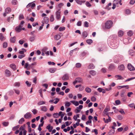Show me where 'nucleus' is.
Instances as JSON below:
<instances>
[{"label": "nucleus", "instance_id": "nucleus-1", "mask_svg": "<svg viewBox=\"0 0 135 135\" xmlns=\"http://www.w3.org/2000/svg\"><path fill=\"white\" fill-rule=\"evenodd\" d=\"M113 23V22L112 21H107L105 24V28L107 29H110L112 26Z\"/></svg>", "mask_w": 135, "mask_h": 135}, {"label": "nucleus", "instance_id": "nucleus-2", "mask_svg": "<svg viewBox=\"0 0 135 135\" xmlns=\"http://www.w3.org/2000/svg\"><path fill=\"white\" fill-rule=\"evenodd\" d=\"M60 9H59L56 12V18L57 20H59L60 19Z\"/></svg>", "mask_w": 135, "mask_h": 135}, {"label": "nucleus", "instance_id": "nucleus-3", "mask_svg": "<svg viewBox=\"0 0 135 135\" xmlns=\"http://www.w3.org/2000/svg\"><path fill=\"white\" fill-rule=\"evenodd\" d=\"M127 68L129 70L131 71L135 70V68L130 63H129L127 65Z\"/></svg>", "mask_w": 135, "mask_h": 135}, {"label": "nucleus", "instance_id": "nucleus-4", "mask_svg": "<svg viewBox=\"0 0 135 135\" xmlns=\"http://www.w3.org/2000/svg\"><path fill=\"white\" fill-rule=\"evenodd\" d=\"M83 81V79L80 78H76L75 81L73 82V84L75 85L77 83H81Z\"/></svg>", "mask_w": 135, "mask_h": 135}, {"label": "nucleus", "instance_id": "nucleus-5", "mask_svg": "<svg viewBox=\"0 0 135 135\" xmlns=\"http://www.w3.org/2000/svg\"><path fill=\"white\" fill-rule=\"evenodd\" d=\"M69 75L66 74H65L62 77V79L64 81L67 80L69 79Z\"/></svg>", "mask_w": 135, "mask_h": 135}, {"label": "nucleus", "instance_id": "nucleus-6", "mask_svg": "<svg viewBox=\"0 0 135 135\" xmlns=\"http://www.w3.org/2000/svg\"><path fill=\"white\" fill-rule=\"evenodd\" d=\"M30 7L32 9H34V3L33 2L29 3L27 5L26 8H28Z\"/></svg>", "mask_w": 135, "mask_h": 135}, {"label": "nucleus", "instance_id": "nucleus-7", "mask_svg": "<svg viewBox=\"0 0 135 135\" xmlns=\"http://www.w3.org/2000/svg\"><path fill=\"white\" fill-rule=\"evenodd\" d=\"M115 68V66L113 64H111L109 66L108 69L109 70L111 71L114 69Z\"/></svg>", "mask_w": 135, "mask_h": 135}, {"label": "nucleus", "instance_id": "nucleus-8", "mask_svg": "<svg viewBox=\"0 0 135 135\" xmlns=\"http://www.w3.org/2000/svg\"><path fill=\"white\" fill-rule=\"evenodd\" d=\"M5 74L6 76L7 77L11 75V72L8 70L6 69L5 71Z\"/></svg>", "mask_w": 135, "mask_h": 135}, {"label": "nucleus", "instance_id": "nucleus-9", "mask_svg": "<svg viewBox=\"0 0 135 135\" xmlns=\"http://www.w3.org/2000/svg\"><path fill=\"white\" fill-rule=\"evenodd\" d=\"M46 128L48 130L49 132H50L52 131L53 127L52 126H51L50 124H49L46 127Z\"/></svg>", "mask_w": 135, "mask_h": 135}, {"label": "nucleus", "instance_id": "nucleus-10", "mask_svg": "<svg viewBox=\"0 0 135 135\" xmlns=\"http://www.w3.org/2000/svg\"><path fill=\"white\" fill-rule=\"evenodd\" d=\"M88 36V33L86 31L83 32L82 33V38H85L86 37Z\"/></svg>", "mask_w": 135, "mask_h": 135}, {"label": "nucleus", "instance_id": "nucleus-11", "mask_svg": "<svg viewBox=\"0 0 135 135\" xmlns=\"http://www.w3.org/2000/svg\"><path fill=\"white\" fill-rule=\"evenodd\" d=\"M125 67L124 66L123 64H121L118 67V69L120 71L123 70H124Z\"/></svg>", "mask_w": 135, "mask_h": 135}, {"label": "nucleus", "instance_id": "nucleus-12", "mask_svg": "<svg viewBox=\"0 0 135 135\" xmlns=\"http://www.w3.org/2000/svg\"><path fill=\"white\" fill-rule=\"evenodd\" d=\"M124 34V32L123 31L121 30H119L118 33V36L119 37H121Z\"/></svg>", "mask_w": 135, "mask_h": 135}, {"label": "nucleus", "instance_id": "nucleus-13", "mask_svg": "<svg viewBox=\"0 0 135 135\" xmlns=\"http://www.w3.org/2000/svg\"><path fill=\"white\" fill-rule=\"evenodd\" d=\"M109 110V108L108 107H106L104 110V112L105 114H106L108 116V114L107 113V112Z\"/></svg>", "mask_w": 135, "mask_h": 135}, {"label": "nucleus", "instance_id": "nucleus-14", "mask_svg": "<svg viewBox=\"0 0 135 135\" xmlns=\"http://www.w3.org/2000/svg\"><path fill=\"white\" fill-rule=\"evenodd\" d=\"M115 77L117 78V80H123L124 79L120 75H115Z\"/></svg>", "mask_w": 135, "mask_h": 135}, {"label": "nucleus", "instance_id": "nucleus-15", "mask_svg": "<svg viewBox=\"0 0 135 135\" xmlns=\"http://www.w3.org/2000/svg\"><path fill=\"white\" fill-rule=\"evenodd\" d=\"M22 27L19 26L17 27L16 28V30L17 32H20L21 30V28Z\"/></svg>", "mask_w": 135, "mask_h": 135}, {"label": "nucleus", "instance_id": "nucleus-16", "mask_svg": "<svg viewBox=\"0 0 135 135\" xmlns=\"http://www.w3.org/2000/svg\"><path fill=\"white\" fill-rule=\"evenodd\" d=\"M56 70V68H52L49 69V71L50 72L53 73H54Z\"/></svg>", "mask_w": 135, "mask_h": 135}, {"label": "nucleus", "instance_id": "nucleus-17", "mask_svg": "<svg viewBox=\"0 0 135 135\" xmlns=\"http://www.w3.org/2000/svg\"><path fill=\"white\" fill-rule=\"evenodd\" d=\"M11 11V9L10 7H8L6 8L5 11V12L7 13H8L10 12Z\"/></svg>", "mask_w": 135, "mask_h": 135}, {"label": "nucleus", "instance_id": "nucleus-18", "mask_svg": "<svg viewBox=\"0 0 135 135\" xmlns=\"http://www.w3.org/2000/svg\"><path fill=\"white\" fill-rule=\"evenodd\" d=\"M31 117V114L29 113H27L24 115L25 118L26 119L28 118H30Z\"/></svg>", "mask_w": 135, "mask_h": 135}, {"label": "nucleus", "instance_id": "nucleus-19", "mask_svg": "<svg viewBox=\"0 0 135 135\" xmlns=\"http://www.w3.org/2000/svg\"><path fill=\"white\" fill-rule=\"evenodd\" d=\"M10 68H12L13 70H15L16 69V67L15 65L14 64H11L10 65Z\"/></svg>", "mask_w": 135, "mask_h": 135}, {"label": "nucleus", "instance_id": "nucleus-20", "mask_svg": "<svg viewBox=\"0 0 135 135\" xmlns=\"http://www.w3.org/2000/svg\"><path fill=\"white\" fill-rule=\"evenodd\" d=\"M5 39V37L4 36L3 34L2 33H0V40L3 41Z\"/></svg>", "mask_w": 135, "mask_h": 135}, {"label": "nucleus", "instance_id": "nucleus-21", "mask_svg": "<svg viewBox=\"0 0 135 135\" xmlns=\"http://www.w3.org/2000/svg\"><path fill=\"white\" fill-rule=\"evenodd\" d=\"M16 37L15 36H14L13 37H11L10 38V41L13 43H15L16 41Z\"/></svg>", "mask_w": 135, "mask_h": 135}, {"label": "nucleus", "instance_id": "nucleus-22", "mask_svg": "<svg viewBox=\"0 0 135 135\" xmlns=\"http://www.w3.org/2000/svg\"><path fill=\"white\" fill-rule=\"evenodd\" d=\"M12 16H14V15H12ZM13 17H8L7 18V21L8 22H10L12 21V20H13Z\"/></svg>", "mask_w": 135, "mask_h": 135}, {"label": "nucleus", "instance_id": "nucleus-23", "mask_svg": "<svg viewBox=\"0 0 135 135\" xmlns=\"http://www.w3.org/2000/svg\"><path fill=\"white\" fill-rule=\"evenodd\" d=\"M31 65H29L28 62L26 63L25 64V68H26L27 69H28L30 67H31Z\"/></svg>", "mask_w": 135, "mask_h": 135}, {"label": "nucleus", "instance_id": "nucleus-24", "mask_svg": "<svg viewBox=\"0 0 135 135\" xmlns=\"http://www.w3.org/2000/svg\"><path fill=\"white\" fill-rule=\"evenodd\" d=\"M61 38V36L60 35L57 34L55 35L54 36L55 39L56 40H59Z\"/></svg>", "mask_w": 135, "mask_h": 135}, {"label": "nucleus", "instance_id": "nucleus-25", "mask_svg": "<svg viewBox=\"0 0 135 135\" xmlns=\"http://www.w3.org/2000/svg\"><path fill=\"white\" fill-rule=\"evenodd\" d=\"M126 91V90L124 89L123 90L121 91L120 93V96L121 97H123L124 96V94Z\"/></svg>", "mask_w": 135, "mask_h": 135}, {"label": "nucleus", "instance_id": "nucleus-26", "mask_svg": "<svg viewBox=\"0 0 135 135\" xmlns=\"http://www.w3.org/2000/svg\"><path fill=\"white\" fill-rule=\"evenodd\" d=\"M41 110L42 111L46 112L47 111V109L46 107L45 106H42L41 108Z\"/></svg>", "mask_w": 135, "mask_h": 135}, {"label": "nucleus", "instance_id": "nucleus-27", "mask_svg": "<svg viewBox=\"0 0 135 135\" xmlns=\"http://www.w3.org/2000/svg\"><path fill=\"white\" fill-rule=\"evenodd\" d=\"M76 2L78 4H79L80 5H81L82 3L83 2L84 3L85 2V1H80L79 0H76Z\"/></svg>", "mask_w": 135, "mask_h": 135}, {"label": "nucleus", "instance_id": "nucleus-28", "mask_svg": "<svg viewBox=\"0 0 135 135\" xmlns=\"http://www.w3.org/2000/svg\"><path fill=\"white\" fill-rule=\"evenodd\" d=\"M125 12L126 14L129 15L131 13V11L130 9H127L125 10Z\"/></svg>", "mask_w": 135, "mask_h": 135}, {"label": "nucleus", "instance_id": "nucleus-29", "mask_svg": "<svg viewBox=\"0 0 135 135\" xmlns=\"http://www.w3.org/2000/svg\"><path fill=\"white\" fill-rule=\"evenodd\" d=\"M44 20L45 23L47 24L49 22V18L47 17H45L44 18Z\"/></svg>", "mask_w": 135, "mask_h": 135}, {"label": "nucleus", "instance_id": "nucleus-30", "mask_svg": "<svg viewBox=\"0 0 135 135\" xmlns=\"http://www.w3.org/2000/svg\"><path fill=\"white\" fill-rule=\"evenodd\" d=\"M133 32L132 31H129L127 32L128 35L129 36H131L133 35Z\"/></svg>", "mask_w": 135, "mask_h": 135}, {"label": "nucleus", "instance_id": "nucleus-31", "mask_svg": "<svg viewBox=\"0 0 135 135\" xmlns=\"http://www.w3.org/2000/svg\"><path fill=\"white\" fill-rule=\"evenodd\" d=\"M85 91L87 93H90L91 91V89L89 87H86L85 89Z\"/></svg>", "mask_w": 135, "mask_h": 135}, {"label": "nucleus", "instance_id": "nucleus-32", "mask_svg": "<svg viewBox=\"0 0 135 135\" xmlns=\"http://www.w3.org/2000/svg\"><path fill=\"white\" fill-rule=\"evenodd\" d=\"M89 73L91 75L93 76L95 75L96 74L95 71L94 70H91L89 71Z\"/></svg>", "mask_w": 135, "mask_h": 135}, {"label": "nucleus", "instance_id": "nucleus-33", "mask_svg": "<svg viewBox=\"0 0 135 135\" xmlns=\"http://www.w3.org/2000/svg\"><path fill=\"white\" fill-rule=\"evenodd\" d=\"M86 42L89 44H91L93 42V41L91 39H88L86 40Z\"/></svg>", "mask_w": 135, "mask_h": 135}, {"label": "nucleus", "instance_id": "nucleus-34", "mask_svg": "<svg viewBox=\"0 0 135 135\" xmlns=\"http://www.w3.org/2000/svg\"><path fill=\"white\" fill-rule=\"evenodd\" d=\"M94 68V66L93 64H90L88 66V68L90 69H93Z\"/></svg>", "mask_w": 135, "mask_h": 135}, {"label": "nucleus", "instance_id": "nucleus-35", "mask_svg": "<svg viewBox=\"0 0 135 135\" xmlns=\"http://www.w3.org/2000/svg\"><path fill=\"white\" fill-rule=\"evenodd\" d=\"M108 116V118L106 120V121H105V123H108V122H110L111 120V118L109 116V115Z\"/></svg>", "mask_w": 135, "mask_h": 135}, {"label": "nucleus", "instance_id": "nucleus-36", "mask_svg": "<svg viewBox=\"0 0 135 135\" xmlns=\"http://www.w3.org/2000/svg\"><path fill=\"white\" fill-rule=\"evenodd\" d=\"M12 4L13 5H16L17 4V0H12Z\"/></svg>", "mask_w": 135, "mask_h": 135}, {"label": "nucleus", "instance_id": "nucleus-37", "mask_svg": "<svg viewBox=\"0 0 135 135\" xmlns=\"http://www.w3.org/2000/svg\"><path fill=\"white\" fill-rule=\"evenodd\" d=\"M25 121V120L23 118H22L18 121V123L19 124H21L23 122Z\"/></svg>", "mask_w": 135, "mask_h": 135}, {"label": "nucleus", "instance_id": "nucleus-38", "mask_svg": "<svg viewBox=\"0 0 135 135\" xmlns=\"http://www.w3.org/2000/svg\"><path fill=\"white\" fill-rule=\"evenodd\" d=\"M45 102L43 101H40L38 102V105H40L42 104H45Z\"/></svg>", "mask_w": 135, "mask_h": 135}, {"label": "nucleus", "instance_id": "nucleus-39", "mask_svg": "<svg viewBox=\"0 0 135 135\" xmlns=\"http://www.w3.org/2000/svg\"><path fill=\"white\" fill-rule=\"evenodd\" d=\"M54 20V16L53 15H51L50 17V21L51 22H53Z\"/></svg>", "mask_w": 135, "mask_h": 135}, {"label": "nucleus", "instance_id": "nucleus-40", "mask_svg": "<svg viewBox=\"0 0 135 135\" xmlns=\"http://www.w3.org/2000/svg\"><path fill=\"white\" fill-rule=\"evenodd\" d=\"M53 115L54 117L55 118H58L59 116V114L57 113L54 114Z\"/></svg>", "mask_w": 135, "mask_h": 135}, {"label": "nucleus", "instance_id": "nucleus-41", "mask_svg": "<svg viewBox=\"0 0 135 135\" xmlns=\"http://www.w3.org/2000/svg\"><path fill=\"white\" fill-rule=\"evenodd\" d=\"M119 2V0H114L113 1V3L116 5L118 4Z\"/></svg>", "mask_w": 135, "mask_h": 135}, {"label": "nucleus", "instance_id": "nucleus-42", "mask_svg": "<svg viewBox=\"0 0 135 135\" xmlns=\"http://www.w3.org/2000/svg\"><path fill=\"white\" fill-rule=\"evenodd\" d=\"M84 26L85 27H89V23L87 21H85L84 23Z\"/></svg>", "mask_w": 135, "mask_h": 135}, {"label": "nucleus", "instance_id": "nucleus-43", "mask_svg": "<svg viewBox=\"0 0 135 135\" xmlns=\"http://www.w3.org/2000/svg\"><path fill=\"white\" fill-rule=\"evenodd\" d=\"M25 127V124H24L23 126H21L20 128V130L23 131L24 130Z\"/></svg>", "mask_w": 135, "mask_h": 135}, {"label": "nucleus", "instance_id": "nucleus-44", "mask_svg": "<svg viewBox=\"0 0 135 135\" xmlns=\"http://www.w3.org/2000/svg\"><path fill=\"white\" fill-rule=\"evenodd\" d=\"M25 54H23L22 55H20L18 56V58L19 59H21L22 58L25 57Z\"/></svg>", "mask_w": 135, "mask_h": 135}, {"label": "nucleus", "instance_id": "nucleus-45", "mask_svg": "<svg viewBox=\"0 0 135 135\" xmlns=\"http://www.w3.org/2000/svg\"><path fill=\"white\" fill-rule=\"evenodd\" d=\"M7 46V43L6 42H4L3 44V47L4 48H6Z\"/></svg>", "mask_w": 135, "mask_h": 135}, {"label": "nucleus", "instance_id": "nucleus-46", "mask_svg": "<svg viewBox=\"0 0 135 135\" xmlns=\"http://www.w3.org/2000/svg\"><path fill=\"white\" fill-rule=\"evenodd\" d=\"M91 100L93 102H95L96 101V98L94 97H92L91 99Z\"/></svg>", "mask_w": 135, "mask_h": 135}, {"label": "nucleus", "instance_id": "nucleus-47", "mask_svg": "<svg viewBox=\"0 0 135 135\" xmlns=\"http://www.w3.org/2000/svg\"><path fill=\"white\" fill-rule=\"evenodd\" d=\"M19 127L20 125H17L13 128V131H15Z\"/></svg>", "mask_w": 135, "mask_h": 135}, {"label": "nucleus", "instance_id": "nucleus-48", "mask_svg": "<svg viewBox=\"0 0 135 135\" xmlns=\"http://www.w3.org/2000/svg\"><path fill=\"white\" fill-rule=\"evenodd\" d=\"M81 66V65L79 63H77L76 64V67L77 68H80Z\"/></svg>", "mask_w": 135, "mask_h": 135}, {"label": "nucleus", "instance_id": "nucleus-49", "mask_svg": "<svg viewBox=\"0 0 135 135\" xmlns=\"http://www.w3.org/2000/svg\"><path fill=\"white\" fill-rule=\"evenodd\" d=\"M2 124L3 126L6 127L8 126L9 124V123L8 122H4Z\"/></svg>", "mask_w": 135, "mask_h": 135}, {"label": "nucleus", "instance_id": "nucleus-50", "mask_svg": "<svg viewBox=\"0 0 135 135\" xmlns=\"http://www.w3.org/2000/svg\"><path fill=\"white\" fill-rule=\"evenodd\" d=\"M70 103L67 102L65 103V105L67 107H69L71 105Z\"/></svg>", "mask_w": 135, "mask_h": 135}, {"label": "nucleus", "instance_id": "nucleus-51", "mask_svg": "<svg viewBox=\"0 0 135 135\" xmlns=\"http://www.w3.org/2000/svg\"><path fill=\"white\" fill-rule=\"evenodd\" d=\"M85 4L88 7H90L91 6V4H90L89 3V2L88 1H87L86 2Z\"/></svg>", "mask_w": 135, "mask_h": 135}, {"label": "nucleus", "instance_id": "nucleus-52", "mask_svg": "<svg viewBox=\"0 0 135 135\" xmlns=\"http://www.w3.org/2000/svg\"><path fill=\"white\" fill-rule=\"evenodd\" d=\"M24 18V17L23 16V15L22 14H20L19 16V20H21L22 19Z\"/></svg>", "mask_w": 135, "mask_h": 135}, {"label": "nucleus", "instance_id": "nucleus-53", "mask_svg": "<svg viewBox=\"0 0 135 135\" xmlns=\"http://www.w3.org/2000/svg\"><path fill=\"white\" fill-rule=\"evenodd\" d=\"M65 29V27H60L59 28V31H62L64 30Z\"/></svg>", "mask_w": 135, "mask_h": 135}, {"label": "nucleus", "instance_id": "nucleus-54", "mask_svg": "<svg viewBox=\"0 0 135 135\" xmlns=\"http://www.w3.org/2000/svg\"><path fill=\"white\" fill-rule=\"evenodd\" d=\"M118 119L119 120H121L123 119V117L121 115H119L117 116Z\"/></svg>", "mask_w": 135, "mask_h": 135}, {"label": "nucleus", "instance_id": "nucleus-55", "mask_svg": "<svg viewBox=\"0 0 135 135\" xmlns=\"http://www.w3.org/2000/svg\"><path fill=\"white\" fill-rule=\"evenodd\" d=\"M135 78V77H134V78H130L128 79H127L125 81V82H127V81H129L130 80H133V79H134Z\"/></svg>", "mask_w": 135, "mask_h": 135}, {"label": "nucleus", "instance_id": "nucleus-56", "mask_svg": "<svg viewBox=\"0 0 135 135\" xmlns=\"http://www.w3.org/2000/svg\"><path fill=\"white\" fill-rule=\"evenodd\" d=\"M14 85L15 86H19L20 85V83L19 82H17L15 83Z\"/></svg>", "mask_w": 135, "mask_h": 135}, {"label": "nucleus", "instance_id": "nucleus-57", "mask_svg": "<svg viewBox=\"0 0 135 135\" xmlns=\"http://www.w3.org/2000/svg\"><path fill=\"white\" fill-rule=\"evenodd\" d=\"M64 5V4L63 3H61L59 4L58 5V6L59 8H60L61 7Z\"/></svg>", "mask_w": 135, "mask_h": 135}, {"label": "nucleus", "instance_id": "nucleus-58", "mask_svg": "<svg viewBox=\"0 0 135 135\" xmlns=\"http://www.w3.org/2000/svg\"><path fill=\"white\" fill-rule=\"evenodd\" d=\"M135 2L134 0H131L129 2V3L131 4H133Z\"/></svg>", "mask_w": 135, "mask_h": 135}, {"label": "nucleus", "instance_id": "nucleus-59", "mask_svg": "<svg viewBox=\"0 0 135 135\" xmlns=\"http://www.w3.org/2000/svg\"><path fill=\"white\" fill-rule=\"evenodd\" d=\"M119 112L122 114H125V112L122 109H121L119 110Z\"/></svg>", "mask_w": 135, "mask_h": 135}, {"label": "nucleus", "instance_id": "nucleus-60", "mask_svg": "<svg viewBox=\"0 0 135 135\" xmlns=\"http://www.w3.org/2000/svg\"><path fill=\"white\" fill-rule=\"evenodd\" d=\"M80 110H79L78 109H77V108H76V109L75 110V112L76 113H79L80 112Z\"/></svg>", "mask_w": 135, "mask_h": 135}, {"label": "nucleus", "instance_id": "nucleus-61", "mask_svg": "<svg viewBox=\"0 0 135 135\" xmlns=\"http://www.w3.org/2000/svg\"><path fill=\"white\" fill-rule=\"evenodd\" d=\"M83 107V106L82 105H80L78 107H77V109H78L80 110L82 109Z\"/></svg>", "mask_w": 135, "mask_h": 135}, {"label": "nucleus", "instance_id": "nucleus-62", "mask_svg": "<svg viewBox=\"0 0 135 135\" xmlns=\"http://www.w3.org/2000/svg\"><path fill=\"white\" fill-rule=\"evenodd\" d=\"M133 94V93L132 92H129L127 94V96L129 97H131V95Z\"/></svg>", "mask_w": 135, "mask_h": 135}, {"label": "nucleus", "instance_id": "nucleus-63", "mask_svg": "<svg viewBox=\"0 0 135 135\" xmlns=\"http://www.w3.org/2000/svg\"><path fill=\"white\" fill-rule=\"evenodd\" d=\"M123 127H121L118 129L117 130L118 132H121L122 131H123Z\"/></svg>", "mask_w": 135, "mask_h": 135}, {"label": "nucleus", "instance_id": "nucleus-64", "mask_svg": "<svg viewBox=\"0 0 135 135\" xmlns=\"http://www.w3.org/2000/svg\"><path fill=\"white\" fill-rule=\"evenodd\" d=\"M47 50V47L44 48L42 50V51L44 52H46Z\"/></svg>", "mask_w": 135, "mask_h": 135}]
</instances>
